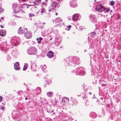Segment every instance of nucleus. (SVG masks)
<instances>
[{
    "label": "nucleus",
    "mask_w": 121,
    "mask_h": 121,
    "mask_svg": "<svg viewBox=\"0 0 121 121\" xmlns=\"http://www.w3.org/2000/svg\"><path fill=\"white\" fill-rule=\"evenodd\" d=\"M32 9H31V10H32V12L34 13H36V8H35V6H33V7H32Z\"/></svg>",
    "instance_id": "16"
},
{
    "label": "nucleus",
    "mask_w": 121,
    "mask_h": 121,
    "mask_svg": "<svg viewBox=\"0 0 121 121\" xmlns=\"http://www.w3.org/2000/svg\"><path fill=\"white\" fill-rule=\"evenodd\" d=\"M41 14H42V13L46 14L44 8L43 7L41 8Z\"/></svg>",
    "instance_id": "15"
},
{
    "label": "nucleus",
    "mask_w": 121,
    "mask_h": 121,
    "mask_svg": "<svg viewBox=\"0 0 121 121\" xmlns=\"http://www.w3.org/2000/svg\"><path fill=\"white\" fill-rule=\"evenodd\" d=\"M37 50L35 48L32 47L29 48L27 50L28 53L30 55H35L37 53Z\"/></svg>",
    "instance_id": "2"
},
{
    "label": "nucleus",
    "mask_w": 121,
    "mask_h": 121,
    "mask_svg": "<svg viewBox=\"0 0 121 121\" xmlns=\"http://www.w3.org/2000/svg\"><path fill=\"white\" fill-rule=\"evenodd\" d=\"M14 68L16 70H19L20 69V67L18 62H16L14 64Z\"/></svg>",
    "instance_id": "8"
},
{
    "label": "nucleus",
    "mask_w": 121,
    "mask_h": 121,
    "mask_svg": "<svg viewBox=\"0 0 121 121\" xmlns=\"http://www.w3.org/2000/svg\"><path fill=\"white\" fill-rule=\"evenodd\" d=\"M25 99L26 100H27V98H25Z\"/></svg>",
    "instance_id": "36"
},
{
    "label": "nucleus",
    "mask_w": 121,
    "mask_h": 121,
    "mask_svg": "<svg viewBox=\"0 0 121 121\" xmlns=\"http://www.w3.org/2000/svg\"><path fill=\"white\" fill-rule=\"evenodd\" d=\"M27 29L26 28H24L23 29H22L21 27H20L19 29L18 32L19 34H23L24 32H25L27 31Z\"/></svg>",
    "instance_id": "7"
},
{
    "label": "nucleus",
    "mask_w": 121,
    "mask_h": 121,
    "mask_svg": "<svg viewBox=\"0 0 121 121\" xmlns=\"http://www.w3.org/2000/svg\"><path fill=\"white\" fill-rule=\"evenodd\" d=\"M71 27V25H69L68 26H67V30H69L70 29V28Z\"/></svg>",
    "instance_id": "21"
},
{
    "label": "nucleus",
    "mask_w": 121,
    "mask_h": 121,
    "mask_svg": "<svg viewBox=\"0 0 121 121\" xmlns=\"http://www.w3.org/2000/svg\"><path fill=\"white\" fill-rule=\"evenodd\" d=\"M52 38H51V39H50V40H52Z\"/></svg>",
    "instance_id": "39"
},
{
    "label": "nucleus",
    "mask_w": 121,
    "mask_h": 121,
    "mask_svg": "<svg viewBox=\"0 0 121 121\" xmlns=\"http://www.w3.org/2000/svg\"><path fill=\"white\" fill-rule=\"evenodd\" d=\"M3 109H4V108H3V107H2V109L3 110Z\"/></svg>",
    "instance_id": "38"
},
{
    "label": "nucleus",
    "mask_w": 121,
    "mask_h": 121,
    "mask_svg": "<svg viewBox=\"0 0 121 121\" xmlns=\"http://www.w3.org/2000/svg\"><path fill=\"white\" fill-rule=\"evenodd\" d=\"M22 0L23 1H24L25 0Z\"/></svg>",
    "instance_id": "37"
},
{
    "label": "nucleus",
    "mask_w": 121,
    "mask_h": 121,
    "mask_svg": "<svg viewBox=\"0 0 121 121\" xmlns=\"http://www.w3.org/2000/svg\"><path fill=\"white\" fill-rule=\"evenodd\" d=\"M4 17H1V19H4Z\"/></svg>",
    "instance_id": "35"
},
{
    "label": "nucleus",
    "mask_w": 121,
    "mask_h": 121,
    "mask_svg": "<svg viewBox=\"0 0 121 121\" xmlns=\"http://www.w3.org/2000/svg\"><path fill=\"white\" fill-rule=\"evenodd\" d=\"M43 23H44V24H45V23L44 22Z\"/></svg>",
    "instance_id": "44"
},
{
    "label": "nucleus",
    "mask_w": 121,
    "mask_h": 121,
    "mask_svg": "<svg viewBox=\"0 0 121 121\" xmlns=\"http://www.w3.org/2000/svg\"><path fill=\"white\" fill-rule=\"evenodd\" d=\"M27 68V66L26 65H25L23 68V70L24 71L26 70Z\"/></svg>",
    "instance_id": "20"
},
{
    "label": "nucleus",
    "mask_w": 121,
    "mask_h": 121,
    "mask_svg": "<svg viewBox=\"0 0 121 121\" xmlns=\"http://www.w3.org/2000/svg\"><path fill=\"white\" fill-rule=\"evenodd\" d=\"M75 100L74 99V101H75ZM74 102H75V101H74Z\"/></svg>",
    "instance_id": "45"
},
{
    "label": "nucleus",
    "mask_w": 121,
    "mask_h": 121,
    "mask_svg": "<svg viewBox=\"0 0 121 121\" xmlns=\"http://www.w3.org/2000/svg\"><path fill=\"white\" fill-rule=\"evenodd\" d=\"M78 18V16L77 14H74L73 15L72 17L73 20L74 21L77 20Z\"/></svg>",
    "instance_id": "12"
},
{
    "label": "nucleus",
    "mask_w": 121,
    "mask_h": 121,
    "mask_svg": "<svg viewBox=\"0 0 121 121\" xmlns=\"http://www.w3.org/2000/svg\"><path fill=\"white\" fill-rule=\"evenodd\" d=\"M69 99L68 98L64 97L62 99V101L64 103H67L69 101Z\"/></svg>",
    "instance_id": "14"
},
{
    "label": "nucleus",
    "mask_w": 121,
    "mask_h": 121,
    "mask_svg": "<svg viewBox=\"0 0 121 121\" xmlns=\"http://www.w3.org/2000/svg\"><path fill=\"white\" fill-rule=\"evenodd\" d=\"M6 32L5 31L3 30H1L0 31V35L1 36H4L5 35Z\"/></svg>",
    "instance_id": "10"
},
{
    "label": "nucleus",
    "mask_w": 121,
    "mask_h": 121,
    "mask_svg": "<svg viewBox=\"0 0 121 121\" xmlns=\"http://www.w3.org/2000/svg\"><path fill=\"white\" fill-rule=\"evenodd\" d=\"M104 9L103 6L101 4H99L97 5L95 9L98 12H100L103 11Z\"/></svg>",
    "instance_id": "3"
},
{
    "label": "nucleus",
    "mask_w": 121,
    "mask_h": 121,
    "mask_svg": "<svg viewBox=\"0 0 121 121\" xmlns=\"http://www.w3.org/2000/svg\"><path fill=\"white\" fill-rule=\"evenodd\" d=\"M117 16H118L117 18L118 19H119L120 18V16H119V15H117Z\"/></svg>",
    "instance_id": "28"
},
{
    "label": "nucleus",
    "mask_w": 121,
    "mask_h": 121,
    "mask_svg": "<svg viewBox=\"0 0 121 121\" xmlns=\"http://www.w3.org/2000/svg\"><path fill=\"white\" fill-rule=\"evenodd\" d=\"M41 0H36V1L37 2H41Z\"/></svg>",
    "instance_id": "26"
},
{
    "label": "nucleus",
    "mask_w": 121,
    "mask_h": 121,
    "mask_svg": "<svg viewBox=\"0 0 121 121\" xmlns=\"http://www.w3.org/2000/svg\"><path fill=\"white\" fill-rule=\"evenodd\" d=\"M104 10L105 12L107 13L110 10V9L108 8H105L104 9Z\"/></svg>",
    "instance_id": "17"
},
{
    "label": "nucleus",
    "mask_w": 121,
    "mask_h": 121,
    "mask_svg": "<svg viewBox=\"0 0 121 121\" xmlns=\"http://www.w3.org/2000/svg\"><path fill=\"white\" fill-rule=\"evenodd\" d=\"M35 66L36 67L37 66V65H36V63H35Z\"/></svg>",
    "instance_id": "33"
},
{
    "label": "nucleus",
    "mask_w": 121,
    "mask_h": 121,
    "mask_svg": "<svg viewBox=\"0 0 121 121\" xmlns=\"http://www.w3.org/2000/svg\"><path fill=\"white\" fill-rule=\"evenodd\" d=\"M55 15H58V14L57 13H55Z\"/></svg>",
    "instance_id": "31"
},
{
    "label": "nucleus",
    "mask_w": 121,
    "mask_h": 121,
    "mask_svg": "<svg viewBox=\"0 0 121 121\" xmlns=\"http://www.w3.org/2000/svg\"><path fill=\"white\" fill-rule=\"evenodd\" d=\"M47 95L49 97H52L53 95V92L51 91L48 92L47 93Z\"/></svg>",
    "instance_id": "13"
},
{
    "label": "nucleus",
    "mask_w": 121,
    "mask_h": 121,
    "mask_svg": "<svg viewBox=\"0 0 121 121\" xmlns=\"http://www.w3.org/2000/svg\"><path fill=\"white\" fill-rule=\"evenodd\" d=\"M13 7L15 13H17L19 15H22L23 13H25V12L21 9L20 6L18 4H15Z\"/></svg>",
    "instance_id": "1"
},
{
    "label": "nucleus",
    "mask_w": 121,
    "mask_h": 121,
    "mask_svg": "<svg viewBox=\"0 0 121 121\" xmlns=\"http://www.w3.org/2000/svg\"><path fill=\"white\" fill-rule=\"evenodd\" d=\"M71 99L72 100H73L74 99L73 97H71Z\"/></svg>",
    "instance_id": "29"
},
{
    "label": "nucleus",
    "mask_w": 121,
    "mask_h": 121,
    "mask_svg": "<svg viewBox=\"0 0 121 121\" xmlns=\"http://www.w3.org/2000/svg\"><path fill=\"white\" fill-rule=\"evenodd\" d=\"M29 15H30V16H34V14H30Z\"/></svg>",
    "instance_id": "27"
},
{
    "label": "nucleus",
    "mask_w": 121,
    "mask_h": 121,
    "mask_svg": "<svg viewBox=\"0 0 121 121\" xmlns=\"http://www.w3.org/2000/svg\"><path fill=\"white\" fill-rule=\"evenodd\" d=\"M54 53L52 51H49L46 54L47 56L49 58H52L54 56Z\"/></svg>",
    "instance_id": "6"
},
{
    "label": "nucleus",
    "mask_w": 121,
    "mask_h": 121,
    "mask_svg": "<svg viewBox=\"0 0 121 121\" xmlns=\"http://www.w3.org/2000/svg\"><path fill=\"white\" fill-rule=\"evenodd\" d=\"M32 6H33V5H32Z\"/></svg>",
    "instance_id": "46"
},
{
    "label": "nucleus",
    "mask_w": 121,
    "mask_h": 121,
    "mask_svg": "<svg viewBox=\"0 0 121 121\" xmlns=\"http://www.w3.org/2000/svg\"><path fill=\"white\" fill-rule=\"evenodd\" d=\"M31 6V5H30L29 6V7H30ZM28 7L29 6L27 4H24L22 5L21 6H20L21 9V8H22L23 9L25 10L26 9H28Z\"/></svg>",
    "instance_id": "9"
},
{
    "label": "nucleus",
    "mask_w": 121,
    "mask_h": 121,
    "mask_svg": "<svg viewBox=\"0 0 121 121\" xmlns=\"http://www.w3.org/2000/svg\"><path fill=\"white\" fill-rule=\"evenodd\" d=\"M71 5L72 7L73 8L76 7L78 6L77 3L75 2H72L71 4Z\"/></svg>",
    "instance_id": "11"
},
{
    "label": "nucleus",
    "mask_w": 121,
    "mask_h": 121,
    "mask_svg": "<svg viewBox=\"0 0 121 121\" xmlns=\"http://www.w3.org/2000/svg\"><path fill=\"white\" fill-rule=\"evenodd\" d=\"M1 22V21L0 20V22Z\"/></svg>",
    "instance_id": "43"
},
{
    "label": "nucleus",
    "mask_w": 121,
    "mask_h": 121,
    "mask_svg": "<svg viewBox=\"0 0 121 121\" xmlns=\"http://www.w3.org/2000/svg\"><path fill=\"white\" fill-rule=\"evenodd\" d=\"M55 114V113H53V114Z\"/></svg>",
    "instance_id": "40"
},
{
    "label": "nucleus",
    "mask_w": 121,
    "mask_h": 121,
    "mask_svg": "<svg viewBox=\"0 0 121 121\" xmlns=\"http://www.w3.org/2000/svg\"><path fill=\"white\" fill-rule=\"evenodd\" d=\"M53 112V111H52V113Z\"/></svg>",
    "instance_id": "41"
},
{
    "label": "nucleus",
    "mask_w": 121,
    "mask_h": 121,
    "mask_svg": "<svg viewBox=\"0 0 121 121\" xmlns=\"http://www.w3.org/2000/svg\"><path fill=\"white\" fill-rule=\"evenodd\" d=\"M95 1H96V0H95Z\"/></svg>",
    "instance_id": "42"
},
{
    "label": "nucleus",
    "mask_w": 121,
    "mask_h": 121,
    "mask_svg": "<svg viewBox=\"0 0 121 121\" xmlns=\"http://www.w3.org/2000/svg\"><path fill=\"white\" fill-rule=\"evenodd\" d=\"M89 94L90 95H91L92 94V93L91 92H90L89 93Z\"/></svg>",
    "instance_id": "32"
},
{
    "label": "nucleus",
    "mask_w": 121,
    "mask_h": 121,
    "mask_svg": "<svg viewBox=\"0 0 121 121\" xmlns=\"http://www.w3.org/2000/svg\"><path fill=\"white\" fill-rule=\"evenodd\" d=\"M55 21L56 23H58L60 24H64V22L62 19L60 17L57 18L55 19Z\"/></svg>",
    "instance_id": "4"
},
{
    "label": "nucleus",
    "mask_w": 121,
    "mask_h": 121,
    "mask_svg": "<svg viewBox=\"0 0 121 121\" xmlns=\"http://www.w3.org/2000/svg\"><path fill=\"white\" fill-rule=\"evenodd\" d=\"M45 1L46 2H48V0H45Z\"/></svg>",
    "instance_id": "34"
},
{
    "label": "nucleus",
    "mask_w": 121,
    "mask_h": 121,
    "mask_svg": "<svg viewBox=\"0 0 121 121\" xmlns=\"http://www.w3.org/2000/svg\"><path fill=\"white\" fill-rule=\"evenodd\" d=\"M46 4H47L44 2H43L42 4V6H44V5H46Z\"/></svg>",
    "instance_id": "23"
},
{
    "label": "nucleus",
    "mask_w": 121,
    "mask_h": 121,
    "mask_svg": "<svg viewBox=\"0 0 121 121\" xmlns=\"http://www.w3.org/2000/svg\"><path fill=\"white\" fill-rule=\"evenodd\" d=\"M4 10L2 8H0V13H2L4 11Z\"/></svg>",
    "instance_id": "19"
},
{
    "label": "nucleus",
    "mask_w": 121,
    "mask_h": 121,
    "mask_svg": "<svg viewBox=\"0 0 121 121\" xmlns=\"http://www.w3.org/2000/svg\"><path fill=\"white\" fill-rule=\"evenodd\" d=\"M0 27L2 28H3V26H2V25H0Z\"/></svg>",
    "instance_id": "30"
},
{
    "label": "nucleus",
    "mask_w": 121,
    "mask_h": 121,
    "mask_svg": "<svg viewBox=\"0 0 121 121\" xmlns=\"http://www.w3.org/2000/svg\"><path fill=\"white\" fill-rule=\"evenodd\" d=\"M2 97L0 96V102H1L2 100Z\"/></svg>",
    "instance_id": "24"
},
{
    "label": "nucleus",
    "mask_w": 121,
    "mask_h": 121,
    "mask_svg": "<svg viewBox=\"0 0 121 121\" xmlns=\"http://www.w3.org/2000/svg\"><path fill=\"white\" fill-rule=\"evenodd\" d=\"M26 31V32L24 36L27 39L30 38L32 36V35L31 33L27 31V30Z\"/></svg>",
    "instance_id": "5"
},
{
    "label": "nucleus",
    "mask_w": 121,
    "mask_h": 121,
    "mask_svg": "<svg viewBox=\"0 0 121 121\" xmlns=\"http://www.w3.org/2000/svg\"><path fill=\"white\" fill-rule=\"evenodd\" d=\"M36 40H37L38 41V43H41V41L39 40V39L38 38H37L36 39Z\"/></svg>",
    "instance_id": "22"
},
{
    "label": "nucleus",
    "mask_w": 121,
    "mask_h": 121,
    "mask_svg": "<svg viewBox=\"0 0 121 121\" xmlns=\"http://www.w3.org/2000/svg\"><path fill=\"white\" fill-rule=\"evenodd\" d=\"M39 40L40 41H41L43 40V39L42 37H40L39 38Z\"/></svg>",
    "instance_id": "25"
},
{
    "label": "nucleus",
    "mask_w": 121,
    "mask_h": 121,
    "mask_svg": "<svg viewBox=\"0 0 121 121\" xmlns=\"http://www.w3.org/2000/svg\"><path fill=\"white\" fill-rule=\"evenodd\" d=\"M115 4V2L114 1L112 0L111 2L110 5H111L113 6Z\"/></svg>",
    "instance_id": "18"
}]
</instances>
